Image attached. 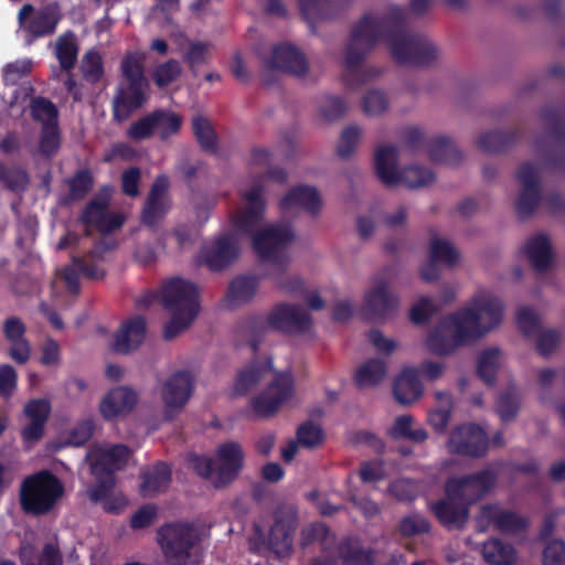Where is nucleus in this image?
Here are the masks:
<instances>
[{
    "mask_svg": "<svg viewBox=\"0 0 565 565\" xmlns=\"http://www.w3.org/2000/svg\"><path fill=\"white\" fill-rule=\"evenodd\" d=\"M322 201L316 188L310 185H297L288 191L280 200L279 206L282 211L300 207L312 216L318 215Z\"/></svg>",
    "mask_w": 565,
    "mask_h": 565,
    "instance_id": "7c9ffc66",
    "label": "nucleus"
},
{
    "mask_svg": "<svg viewBox=\"0 0 565 565\" xmlns=\"http://www.w3.org/2000/svg\"><path fill=\"white\" fill-rule=\"evenodd\" d=\"M523 253L536 271H546L552 267L554 256L547 235L536 234L530 237L523 247Z\"/></svg>",
    "mask_w": 565,
    "mask_h": 565,
    "instance_id": "2f4dec72",
    "label": "nucleus"
},
{
    "mask_svg": "<svg viewBox=\"0 0 565 565\" xmlns=\"http://www.w3.org/2000/svg\"><path fill=\"white\" fill-rule=\"evenodd\" d=\"M431 232L433 237L430 241L429 258L433 262L445 264L449 267L455 266L459 260L458 250L452 246L450 242L437 237L435 232Z\"/></svg>",
    "mask_w": 565,
    "mask_h": 565,
    "instance_id": "3c124183",
    "label": "nucleus"
},
{
    "mask_svg": "<svg viewBox=\"0 0 565 565\" xmlns=\"http://www.w3.org/2000/svg\"><path fill=\"white\" fill-rule=\"evenodd\" d=\"M520 138V129L511 131L491 130L478 138L477 146L483 152L500 153L512 148Z\"/></svg>",
    "mask_w": 565,
    "mask_h": 565,
    "instance_id": "4c0bfd02",
    "label": "nucleus"
},
{
    "mask_svg": "<svg viewBox=\"0 0 565 565\" xmlns=\"http://www.w3.org/2000/svg\"><path fill=\"white\" fill-rule=\"evenodd\" d=\"M258 288V278L256 276H237L227 289L226 301L231 306H238L250 301Z\"/></svg>",
    "mask_w": 565,
    "mask_h": 565,
    "instance_id": "ea45409f",
    "label": "nucleus"
},
{
    "mask_svg": "<svg viewBox=\"0 0 565 565\" xmlns=\"http://www.w3.org/2000/svg\"><path fill=\"white\" fill-rule=\"evenodd\" d=\"M297 440L305 448H316L323 443L322 428L312 420L302 423L296 431Z\"/></svg>",
    "mask_w": 565,
    "mask_h": 565,
    "instance_id": "bf43d9fd",
    "label": "nucleus"
},
{
    "mask_svg": "<svg viewBox=\"0 0 565 565\" xmlns=\"http://www.w3.org/2000/svg\"><path fill=\"white\" fill-rule=\"evenodd\" d=\"M294 392V381L290 374L278 373L274 381L260 394L250 399L252 419L270 418L280 406L287 402Z\"/></svg>",
    "mask_w": 565,
    "mask_h": 565,
    "instance_id": "f8f14e48",
    "label": "nucleus"
},
{
    "mask_svg": "<svg viewBox=\"0 0 565 565\" xmlns=\"http://www.w3.org/2000/svg\"><path fill=\"white\" fill-rule=\"evenodd\" d=\"M498 473L490 468L449 478L445 484V493L449 498H459L463 503L471 504L481 500L495 486Z\"/></svg>",
    "mask_w": 565,
    "mask_h": 565,
    "instance_id": "9b49d317",
    "label": "nucleus"
},
{
    "mask_svg": "<svg viewBox=\"0 0 565 565\" xmlns=\"http://www.w3.org/2000/svg\"><path fill=\"white\" fill-rule=\"evenodd\" d=\"M33 12L34 7L32 4L26 3L22 6L18 14L20 25L34 38L53 34L62 19L58 6L53 3L42 8L26 22V18Z\"/></svg>",
    "mask_w": 565,
    "mask_h": 565,
    "instance_id": "aec40b11",
    "label": "nucleus"
},
{
    "mask_svg": "<svg viewBox=\"0 0 565 565\" xmlns=\"http://www.w3.org/2000/svg\"><path fill=\"white\" fill-rule=\"evenodd\" d=\"M311 326L312 318L309 312L299 305L281 302L276 305L266 318L248 317L242 326V331L250 335L249 347L256 353L268 329L296 334L309 331Z\"/></svg>",
    "mask_w": 565,
    "mask_h": 565,
    "instance_id": "39448f33",
    "label": "nucleus"
},
{
    "mask_svg": "<svg viewBox=\"0 0 565 565\" xmlns=\"http://www.w3.org/2000/svg\"><path fill=\"white\" fill-rule=\"evenodd\" d=\"M388 433L394 439L404 438L415 443H423L428 436L423 427L413 428V418L408 415L398 416Z\"/></svg>",
    "mask_w": 565,
    "mask_h": 565,
    "instance_id": "8fccbe9b",
    "label": "nucleus"
},
{
    "mask_svg": "<svg viewBox=\"0 0 565 565\" xmlns=\"http://www.w3.org/2000/svg\"><path fill=\"white\" fill-rule=\"evenodd\" d=\"M0 181L11 192H23L29 184V174L21 168L0 167Z\"/></svg>",
    "mask_w": 565,
    "mask_h": 565,
    "instance_id": "4d7b16f0",
    "label": "nucleus"
},
{
    "mask_svg": "<svg viewBox=\"0 0 565 565\" xmlns=\"http://www.w3.org/2000/svg\"><path fill=\"white\" fill-rule=\"evenodd\" d=\"M482 556L491 565H512L516 553L514 547L500 539H491L483 543Z\"/></svg>",
    "mask_w": 565,
    "mask_h": 565,
    "instance_id": "79ce46f5",
    "label": "nucleus"
},
{
    "mask_svg": "<svg viewBox=\"0 0 565 565\" xmlns=\"http://www.w3.org/2000/svg\"><path fill=\"white\" fill-rule=\"evenodd\" d=\"M110 202V188L104 186L83 209L79 221L87 227H93L102 234H110L119 230L125 217L119 213L108 211Z\"/></svg>",
    "mask_w": 565,
    "mask_h": 565,
    "instance_id": "ddd939ff",
    "label": "nucleus"
},
{
    "mask_svg": "<svg viewBox=\"0 0 565 565\" xmlns=\"http://www.w3.org/2000/svg\"><path fill=\"white\" fill-rule=\"evenodd\" d=\"M477 525L481 532L492 525L501 533L516 534L529 527V520L514 511L502 509L498 503H487L480 508Z\"/></svg>",
    "mask_w": 565,
    "mask_h": 565,
    "instance_id": "f3484780",
    "label": "nucleus"
},
{
    "mask_svg": "<svg viewBox=\"0 0 565 565\" xmlns=\"http://www.w3.org/2000/svg\"><path fill=\"white\" fill-rule=\"evenodd\" d=\"M297 524L296 511H277L268 534L267 548L278 556L289 554L292 550Z\"/></svg>",
    "mask_w": 565,
    "mask_h": 565,
    "instance_id": "412c9836",
    "label": "nucleus"
},
{
    "mask_svg": "<svg viewBox=\"0 0 565 565\" xmlns=\"http://www.w3.org/2000/svg\"><path fill=\"white\" fill-rule=\"evenodd\" d=\"M161 303L172 315L163 329L164 340L170 341L196 318L200 311L198 287L181 277H173L161 287Z\"/></svg>",
    "mask_w": 565,
    "mask_h": 565,
    "instance_id": "20e7f679",
    "label": "nucleus"
},
{
    "mask_svg": "<svg viewBox=\"0 0 565 565\" xmlns=\"http://www.w3.org/2000/svg\"><path fill=\"white\" fill-rule=\"evenodd\" d=\"M387 106V96L377 89L369 90L362 100V107L366 115H380L386 110Z\"/></svg>",
    "mask_w": 565,
    "mask_h": 565,
    "instance_id": "338daca9",
    "label": "nucleus"
},
{
    "mask_svg": "<svg viewBox=\"0 0 565 565\" xmlns=\"http://www.w3.org/2000/svg\"><path fill=\"white\" fill-rule=\"evenodd\" d=\"M122 83L113 102V117L122 122L148 100L149 82L145 76L141 60L136 54L126 55L120 64Z\"/></svg>",
    "mask_w": 565,
    "mask_h": 565,
    "instance_id": "423d86ee",
    "label": "nucleus"
},
{
    "mask_svg": "<svg viewBox=\"0 0 565 565\" xmlns=\"http://www.w3.org/2000/svg\"><path fill=\"white\" fill-rule=\"evenodd\" d=\"M503 309V301L498 297L476 298L472 308L440 319L426 338L428 351L437 355H448L458 347L482 338L501 323Z\"/></svg>",
    "mask_w": 565,
    "mask_h": 565,
    "instance_id": "f03ea898",
    "label": "nucleus"
},
{
    "mask_svg": "<svg viewBox=\"0 0 565 565\" xmlns=\"http://www.w3.org/2000/svg\"><path fill=\"white\" fill-rule=\"evenodd\" d=\"M194 386V377L190 371L173 373L163 384L161 395L169 408H182L189 401Z\"/></svg>",
    "mask_w": 565,
    "mask_h": 565,
    "instance_id": "bb28decb",
    "label": "nucleus"
},
{
    "mask_svg": "<svg viewBox=\"0 0 565 565\" xmlns=\"http://www.w3.org/2000/svg\"><path fill=\"white\" fill-rule=\"evenodd\" d=\"M541 117L547 127V137L555 143L554 149L544 152L542 141L536 142V151L544 156L546 164L565 172V118L555 106H546Z\"/></svg>",
    "mask_w": 565,
    "mask_h": 565,
    "instance_id": "4468645a",
    "label": "nucleus"
},
{
    "mask_svg": "<svg viewBox=\"0 0 565 565\" xmlns=\"http://www.w3.org/2000/svg\"><path fill=\"white\" fill-rule=\"evenodd\" d=\"M500 350L490 348L482 351L477 362V374L488 386H493L497 381Z\"/></svg>",
    "mask_w": 565,
    "mask_h": 565,
    "instance_id": "09e8293b",
    "label": "nucleus"
},
{
    "mask_svg": "<svg viewBox=\"0 0 565 565\" xmlns=\"http://www.w3.org/2000/svg\"><path fill=\"white\" fill-rule=\"evenodd\" d=\"M347 103L342 97L328 96L320 105L321 116L328 121H335L344 116Z\"/></svg>",
    "mask_w": 565,
    "mask_h": 565,
    "instance_id": "774afa93",
    "label": "nucleus"
},
{
    "mask_svg": "<svg viewBox=\"0 0 565 565\" xmlns=\"http://www.w3.org/2000/svg\"><path fill=\"white\" fill-rule=\"evenodd\" d=\"M360 135L361 130L356 126H349L342 131L337 148L340 158L348 159L353 154Z\"/></svg>",
    "mask_w": 565,
    "mask_h": 565,
    "instance_id": "69168bd1",
    "label": "nucleus"
},
{
    "mask_svg": "<svg viewBox=\"0 0 565 565\" xmlns=\"http://www.w3.org/2000/svg\"><path fill=\"white\" fill-rule=\"evenodd\" d=\"M516 323L520 331L526 337H534L540 330V319L530 307H521L516 312Z\"/></svg>",
    "mask_w": 565,
    "mask_h": 565,
    "instance_id": "0e129e2a",
    "label": "nucleus"
},
{
    "mask_svg": "<svg viewBox=\"0 0 565 565\" xmlns=\"http://www.w3.org/2000/svg\"><path fill=\"white\" fill-rule=\"evenodd\" d=\"M129 456L130 449L126 445L117 444L100 450L90 462V468L115 476L127 463Z\"/></svg>",
    "mask_w": 565,
    "mask_h": 565,
    "instance_id": "c9c22d12",
    "label": "nucleus"
},
{
    "mask_svg": "<svg viewBox=\"0 0 565 565\" xmlns=\"http://www.w3.org/2000/svg\"><path fill=\"white\" fill-rule=\"evenodd\" d=\"M521 395L514 386H510L504 392L500 393L495 403V412L500 420L504 424L515 420L521 408Z\"/></svg>",
    "mask_w": 565,
    "mask_h": 565,
    "instance_id": "37998d69",
    "label": "nucleus"
},
{
    "mask_svg": "<svg viewBox=\"0 0 565 565\" xmlns=\"http://www.w3.org/2000/svg\"><path fill=\"white\" fill-rule=\"evenodd\" d=\"M200 541L199 527L190 522L167 523L158 530V542L169 565H186Z\"/></svg>",
    "mask_w": 565,
    "mask_h": 565,
    "instance_id": "1a4fd4ad",
    "label": "nucleus"
},
{
    "mask_svg": "<svg viewBox=\"0 0 565 565\" xmlns=\"http://www.w3.org/2000/svg\"><path fill=\"white\" fill-rule=\"evenodd\" d=\"M79 70L86 82L90 84L98 83L104 76V64L100 54L95 50L87 51L82 57Z\"/></svg>",
    "mask_w": 565,
    "mask_h": 565,
    "instance_id": "6e6d98bb",
    "label": "nucleus"
},
{
    "mask_svg": "<svg viewBox=\"0 0 565 565\" xmlns=\"http://www.w3.org/2000/svg\"><path fill=\"white\" fill-rule=\"evenodd\" d=\"M192 130L203 151L210 154L217 152V135L207 118L195 116L192 119Z\"/></svg>",
    "mask_w": 565,
    "mask_h": 565,
    "instance_id": "de8ad7c7",
    "label": "nucleus"
},
{
    "mask_svg": "<svg viewBox=\"0 0 565 565\" xmlns=\"http://www.w3.org/2000/svg\"><path fill=\"white\" fill-rule=\"evenodd\" d=\"M61 147V131L58 122H44L40 131L39 148L40 152L50 158L54 156Z\"/></svg>",
    "mask_w": 565,
    "mask_h": 565,
    "instance_id": "864d4df0",
    "label": "nucleus"
},
{
    "mask_svg": "<svg viewBox=\"0 0 565 565\" xmlns=\"http://www.w3.org/2000/svg\"><path fill=\"white\" fill-rule=\"evenodd\" d=\"M399 299L390 291L388 282L379 279L373 288L365 295V311L371 319L387 318L397 311Z\"/></svg>",
    "mask_w": 565,
    "mask_h": 565,
    "instance_id": "5701e85b",
    "label": "nucleus"
},
{
    "mask_svg": "<svg viewBox=\"0 0 565 565\" xmlns=\"http://www.w3.org/2000/svg\"><path fill=\"white\" fill-rule=\"evenodd\" d=\"M239 254L236 242L231 236L217 237L204 253L205 265L212 271H221L228 267Z\"/></svg>",
    "mask_w": 565,
    "mask_h": 565,
    "instance_id": "c756f323",
    "label": "nucleus"
},
{
    "mask_svg": "<svg viewBox=\"0 0 565 565\" xmlns=\"http://www.w3.org/2000/svg\"><path fill=\"white\" fill-rule=\"evenodd\" d=\"M181 71L180 63L170 58L154 68L152 79L158 87L162 88L174 82L180 76Z\"/></svg>",
    "mask_w": 565,
    "mask_h": 565,
    "instance_id": "680f3d73",
    "label": "nucleus"
},
{
    "mask_svg": "<svg viewBox=\"0 0 565 565\" xmlns=\"http://www.w3.org/2000/svg\"><path fill=\"white\" fill-rule=\"evenodd\" d=\"M147 322L141 316L126 320L115 334L114 350L128 354L137 350L146 338Z\"/></svg>",
    "mask_w": 565,
    "mask_h": 565,
    "instance_id": "c85d7f7f",
    "label": "nucleus"
},
{
    "mask_svg": "<svg viewBox=\"0 0 565 565\" xmlns=\"http://www.w3.org/2000/svg\"><path fill=\"white\" fill-rule=\"evenodd\" d=\"M522 189L515 201V213L520 220L533 215L541 201L540 168L533 162H523L515 173Z\"/></svg>",
    "mask_w": 565,
    "mask_h": 565,
    "instance_id": "2eb2a0df",
    "label": "nucleus"
},
{
    "mask_svg": "<svg viewBox=\"0 0 565 565\" xmlns=\"http://www.w3.org/2000/svg\"><path fill=\"white\" fill-rule=\"evenodd\" d=\"M182 126V117L169 109H154L153 111L134 121L127 129V137L132 141H141L158 136L166 141L178 135Z\"/></svg>",
    "mask_w": 565,
    "mask_h": 565,
    "instance_id": "9d476101",
    "label": "nucleus"
},
{
    "mask_svg": "<svg viewBox=\"0 0 565 565\" xmlns=\"http://www.w3.org/2000/svg\"><path fill=\"white\" fill-rule=\"evenodd\" d=\"M430 522L420 514L404 516L398 525V531L404 537L427 534L430 532Z\"/></svg>",
    "mask_w": 565,
    "mask_h": 565,
    "instance_id": "052dcab7",
    "label": "nucleus"
},
{
    "mask_svg": "<svg viewBox=\"0 0 565 565\" xmlns=\"http://www.w3.org/2000/svg\"><path fill=\"white\" fill-rule=\"evenodd\" d=\"M71 259V265L65 266L61 270L62 278L71 294L76 295L79 292V276L92 280H99L106 275L105 269L99 267L93 259L74 255Z\"/></svg>",
    "mask_w": 565,
    "mask_h": 565,
    "instance_id": "cd10ccee",
    "label": "nucleus"
},
{
    "mask_svg": "<svg viewBox=\"0 0 565 565\" xmlns=\"http://www.w3.org/2000/svg\"><path fill=\"white\" fill-rule=\"evenodd\" d=\"M65 488L51 471L41 470L26 477L20 489V505L24 513L40 516L53 511Z\"/></svg>",
    "mask_w": 565,
    "mask_h": 565,
    "instance_id": "0eeeda50",
    "label": "nucleus"
},
{
    "mask_svg": "<svg viewBox=\"0 0 565 565\" xmlns=\"http://www.w3.org/2000/svg\"><path fill=\"white\" fill-rule=\"evenodd\" d=\"M55 55L63 71L70 72L74 68L78 56V45L73 32L64 33L57 38Z\"/></svg>",
    "mask_w": 565,
    "mask_h": 565,
    "instance_id": "a18cd8bd",
    "label": "nucleus"
},
{
    "mask_svg": "<svg viewBox=\"0 0 565 565\" xmlns=\"http://www.w3.org/2000/svg\"><path fill=\"white\" fill-rule=\"evenodd\" d=\"M339 556L344 565H373L375 552L371 547H363L356 539L345 537L338 546Z\"/></svg>",
    "mask_w": 565,
    "mask_h": 565,
    "instance_id": "58836bf2",
    "label": "nucleus"
},
{
    "mask_svg": "<svg viewBox=\"0 0 565 565\" xmlns=\"http://www.w3.org/2000/svg\"><path fill=\"white\" fill-rule=\"evenodd\" d=\"M92 475L95 477V484L87 489V495L93 502H100L107 499L115 487V476L110 472L97 471L90 468Z\"/></svg>",
    "mask_w": 565,
    "mask_h": 565,
    "instance_id": "5fc2aeb1",
    "label": "nucleus"
},
{
    "mask_svg": "<svg viewBox=\"0 0 565 565\" xmlns=\"http://www.w3.org/2000/svg\"><path fill=\"white\" fill-rule=\"evenodd\" d=\"M216 457L218 466L216 467L213 486L215 488H224L232 483L241 473L244 467L245 454L237 441H226L217 447Z\"/></svg>",
    "mask_w": 565,
    "mask_h": 565,
    "instance_id": "6ab92c4d",
    "label": "nucleus"
},
{
    "mask_svg": "<svg viewBox=\"0 0 565 565\" xmlns=\"http://www.w3.org/2000/svg\"><path fill=\"white\" fill-rule=\"evenodd\" d=\"M170 181L167 174H159L154 179L145 201L141 221L146 226L156 227L171 209L169 198Z\"/></svg>",
    "mask_w": 565,
    "mask_h": 565,
    "instance_id": "a211bd4d",
    "label": "nucleus"
},
{
    "mask_svg": "<svg viewBox=\"0 0 565 565\" xmlns=\"http://www.w3.org/2000/svg\"><path fill=\"white\" fill-rule=\"evenodd\" d=\"M393 394L399 404H411L423 394V384L419 372L415 367H405L396 377Z\"/></svg>",
    "mask_w": 565,
    "mask_h": 565,
    "instance_id": "473e14b6",
    "label": "nucleus"
},
{
    "mask_svg": "<svg viewBox=\"0 0 565 565\" xmlns=\"http://www.w3.org/2000/svg\"><path fill=\"white\" fill-rule=\"evenodd\" d=\"M138 402L137 393L127 386L110 390L100 401L99 412L106 420H115L129 414Z\"/></svg>",
    "mask_w": 565,
    "mask_h": 565,
    "instance_id": "a878e982",
    "label": "nucleus"
},
{
    "mask_svg": "<svg viewBox=\"0 0 565 565\" xmlns=\"http://www.w3.org/2000/svg\"><path fill=\"white\" fill-rule=\"evenodd\" d=\"M30 115L34 121L58 122V109L53 102L43 96L32 97L30 100Z\"/></svg>",
    "mask_w": 565,
    "mask_h": 565,
    "instance_id": "603ef678",
    "label": "nucleus"
},
{
    "mask_svg": "<svg viewBox=\"0 0 565 565\" xmlns=\"http://www.w3.org/2000/svg\"><path fill=\"white\" fill-rule=\"evenodd\" d=\"M386 375V363L381 359L365 361L355 372V383L359 387L375 386Z\"/></svg>",
    "mask_w": 565,
    "mask_h": 565,
    "instance_id": "49530a36",
    "label": "nucleus"
},
{
    "mask_svg": "<svg viewBox=\"0 0 565 565\" xmlns=\"http://www.w3.org/2000/svg\"><path fill=\"white\" fill-rule=\"evenodd\" d=\"M388 493L401 502H413L418 497V487L411 479H397L387 488Z\"/></svg>",
    "mask_w": 565,
    "mask_h": 565,
    "instance_id": "e2e57ef3",
    "label": "nucleus"
},
{
    "mask_svg": "<svg viewBox=\"0 0 565 565\" xmlns=\"http://www.w3.org/2000/svg\"><path fill=\"white\" fill-rule=\"evenodd\" d=\"M428 156L430 161L456 166L461 162L462 153L447 137H437L429 142Z\"/></svg>",
    "mask_w": 565,
    "mask_h": 565,
    "instance_id": "a19ab883",
    "label": "nucleus"
},
{
    "mask_svg": "<svg viewBox=\"0 0 565 565\" xmlns=\"http://www.w3.org/2000/svg\"><path fill=\"white\" fill-rule=\"evenodd\" d=\"M67 185V193L63 194L58 204L61 206H70L74 202L84 200L93 190L95 180L93 172L88 168L78 169L75 173L64 180Z\"/></svg>",
    "mask_w": 565,
    "mask_h": 565,
    "instance_id": "72a5a7b5",
    "label": "nucleus"
},
{
    "mask_svg": "<svg viewBox=\"0 0 565 565\" xmlns=\"http://www.w3.org/2000/svg\"><path fill=\"white\" fill-rule=\"evenodd\" d=\"M30 423L21 430L22 440L25 444H33L42 439L45 431V424L51 413V404L44 398L30 399L23 409Z\"/></svg>",
    "mask_w": 565,
    "mask_h": 565,
    "instance_id": "393cba45",
    "label": "nucleus"
},
{
    "mask_svg": "<svg viewBox=\"0 0 565 565\" xmlns=\"http://www.w3.org/2000/svg\"><path fill=\"white\" fill-rule=\"evenodd\" d=\"M398 151L396 146H381L375 151V172L377 178L387 186L403 183L409 189L430 184L435 180L431 170L420 166H409L397 170Z\"/></svg>",
    "mask_w": 565,
    "mask_h": 565,
    "instance_id": "6e6552de",
    "label": "nucleus"
},
{
    "mask_svg": "<svg viewBox=\"0 0 565 565\" xmlns=\"http://www.w3.org/2000/svg\"><path fill=\"white\" fill-rule=\"evenodd\" d=\"M301 14L316 32V23L331 20L338 15V2L335 0H298Z\"/></svg>",
    "mask_w": 565,
    "mask_h": 565,
    "instance_id": "e433bc0d",
    "label": "nucleus"
},
{
    "mask_svg": "<svg viewBox=\"0 0 565 565\" xmlns=\"http://www.w3.org/2000/svg\"><path fill=\"white\" fill-rule=\"evenodd\" d=\"M140 493L143 497L153 495L164 491L171 482L170 467L162 461H158L140 472Z\"/></svg>",
    "mask_w": 565,
    "mask_h": 565,
    "instance_id": "f704fd0d",
    "label": "nucleus"
},
{
    "mask_svg": "<svg viewBox=\"0 0 565 565\" xmlns=\"http://www.w3.org/2000/svg\"><path fill=\"white\" fill-rule=\"evenodd\" d=\"M429 510L437 521L448 530H461L469 518V508L459 498L440 499L429 503Z\"/></svg>",
    "mask_w": 565,
    "mask_h": 565,
    "instance_id": "b1692460",
    "label": "nucleus"
},
{
    "mask_svg": "<svg viewBox=\"0 0 565 565\" xmlns=\"http://www.w3.org/2000/svg\"><path fill=\"white\" fill-rule=\"evenodd\" d=\"M448 446L452 454L480 458L488 452L489 438L478 424H462L450 434Z\"/></svg>",
    "mask_w": 565,
    "mask_h": 565,
    "instance_id": "dca6fc26",
    "label": "nucleus"
},
{
    "mask_svg": "<svg viewBox=\"0 0 565 565\" xmlns=\"http://www.w3.org/2000/svg\"><path fill=\"white\" fill-rule=\"evenodd\" d=\"M380 41L388 43L393 58L401 65L429 66L438 58L437 47L426 35L406 29L404 8L392 6L381 18L366 13L353 25L345 49L342 81L347 88H359L381 74L373 66L362 68L367 53Z\"/></svg>",
    "mask_w": 565,
    "mask_h": 565,
    "instance_id": "f257e3e1",
    "label": "nucleus"
},
{
    "mask_svg": "<svg viewBox=\"0 0 565 565\" xmlns=\"http://www.w3.org/2000/svg\"><path fill=\"white\" fill-rule=\"evenodd\" d=\"M21 565H63V557L57 545L44 544L38 556H21Z\"/></svg>",
    "mask_w": 565,
    "mask_h": 565,
    "instance_id": "13d9d810",
    "label": "nucleus"
},
{
    "mask_svg": "<svg viewBox=\"0 0 565 565\" xmlns=\"http://www.w3.org/2000/svg\"><path fill=\"white\" fill-rule=\"evenodd\" d=\"M271 367V360L266 363L252 362L248 366L242 370L236 380L234 390L238 395L246 394L253 388L263 377V375Z\"/></svg>",
    "mask_w": 565,
    "mask_h": 565,
    "instance_id": "c03bdc74",
    "label": "nucleus"
},
{
    "mask_svg": "<svg viewBox=\"0 0 565 565\" xmlns=\"http://www.w3.org/2000/svg\"><path fill=\"white\" fill-rule=\"evenodd\" d=\"M263 193V186L256 184L243 194L246 206L235 217L234 226L242 233L253 234L254 250L263 262L273 263L285 269L289 262L287 247L294 241L295 234L291 227L285 224L270 225L255 233L265 213Z\"/></svg>",
    "mask_w": 565,
    "mask_h": 565,
    "instance_id": "7ed1b4c3",
    "label": "nucleus"
},
{
    "mask_svg": "<svg viewBox=\"0 0 565 565\" xmlns=\"http://www.w3.org/2000/svg\"><path fill=\"white\" fill-rule=\"evenodd\" d=\"M268 66L271 70L281 71L297 77H303L309 70L303 53L289 43H279L273 47Z\"/></svg>",
    "mask_w": 565,
    "mask_h": 565,
    "instance_id": "4be33fe9",
    "label": "nucleus"
}]
</instances>
